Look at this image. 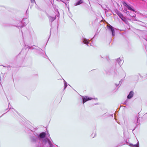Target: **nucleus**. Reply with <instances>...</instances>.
I'll list each match as a JSON object with an SVG mask.
<instances>
[{
    "label": "nucleus",
    "mask_w": 147,
    "mask_h": 147,
    "mask_svg": "<svg viewBox=\"0 0 147 147\" xmlns=\"http://www.w3.org/2000/svg\"><path fill=\"white\" fill-rule=\"evenodd\" d=\"M31 131L35 136H37L41 142V143H39L36 147L39 146L40 147H48V146L49 147H52V144L50 141L51 138L49 133H47V134L45 132H42L38 134L36 132L34 133L32 131Z\"/></svg>",
    "instance_id": "nucleus-1"
},
{
    "label": "nucleus",
    "mask_w": 147,
    "mask_h": 147,
    "mask_svg": "<svg viewBox=\"0 0 147 147\" xmlns=\"http://www.w3.org/2000/svg\"><path fill=\"white\" fill-rule=\"evenodd\" d=\"M27 48H28L29 49H35L36 50L37 52L41 56L45 58L48 57V56L46 55H44V53H45V52H42V51H43L42 50L39 48L37 47V48H35L33 47H30L27 46V47L26 48V49H27Z\"/></svg>",
    "instance_id": "nucleus-2"
},
{
    "label": "nucleus",
    "mask_w": 147,
    "mask_h": 147,
    "mask_svg": "<svg viewBox=\"0 0 147 147\" xmlns=\"http://www.w3.org/2000/svg\"><path fill=\"white\" fill-rule=\"evenodd\" d=\"M31 131V130H30V131L31 132V135L30 136V138L31 142H36L38 139V138H37L36 137L37 136H35Z\"/></svg>",
    "instance_id": "nucleus-3"
},
{
    "label": "nucleus",
    "mask_w": 147,
    "mask_h": 147,
    "mask_svg": "<svg viewBox=\"0 0 147 147\" xmlns=\"http://www.w3.org/2000/svg\"><path fill=\"white\" fill-rule=\"evenodd\" d=\"M92 99H94L86 96H84L82 97V102L84 104L86 102Z\"/></svg>",
    "instance_id": "nucleus-4"
},
{
    "label": "nucleus",
    "mask_w": 147,
    "mask_h": 147,
    "mask_svg": "<svg viewBox=\"0 0 147 147\" xmlns=\"http://www.w3.org/2000/svg\"><path fill=\"white\" fill-rule=\"evenodd\" d=\"M82 42L86 44L87 46H88V44L89 43L90 41L87 39L86 38L83 37L82 39Z\"/></svg>",
    "instance_id": "nucleus-5"
},
{
    "label": "nucleus",
    "mask_w": 147,
    "mask_h": 147,
    "mask_svg": "<svg viewBox=\"0 0 147 147\" xmlns=\"http://www.w3.org/2000/svg\"><path fill=\"white\" fill-rule=\"evenodd\" d=\"M107 30L110 32L112 33L113 36H114L115 35V32L114 30V28H107Z\"/></svg>",
    "instance_id": "nucleus-6"
},
{
    "label": "nucleus",
    "mask_w": 147,
    "mask_h": 147,
    "mask_svg": "<svg viewBox=\"0 0 147 147\" xmlns=\"http://www.w3.org/2000/svg\"><path fill=\"white\" fill-rule=\"evenodd\" d=\"M123 5L125 6L127 8H128L129 9L133 11H135L134 9L132 8L130 6L128 5L125 2H123Z\"/></svg>",
    "instance_id": "nucleus-7"
},
{
    "label": "nucleus",
    "mask_w": 147,
    "mask_h": 147,
    "mask_svg": "<svg viewBox=\"0 0 147 147\" xmlns=\"http://www.w3.org/2000/svg\"><path fill=\"white\" fill-rule=\"evenodd\" d=\"M134 92L133 91H131L130 92L129 94L127 96V98L128 99L131 98L133 96Z\"/></svg>",
    "instance_id": "nucleus-8"
},
{
    "label": "nucleus",
    "mask_w": 147,
    "mask_h": 147,
    "mask_svg": "<svg viewBox=\"0 0 147 147\" xmlns=\"http://www.w3.org/2000/svg\"><path fill=\"white\" fill-rule=\"evenodd\" d=\"M121 19V20L123 21L125 23L127 24L128 25H129V23L128 22V21H127V20L126 19V18L124 17L123 16L122 17Z\"/></svg>",
    "instance_id": "nucleus-9"
},
{
    "label": "nucleus",
    "mask_w": 147,
    "mask_h": 147,
    "mask_svg": "<svg viewBox=\"0 0 147 147\" xmlns=\"http://www.w3.org/2000/svg\"><path fill=\"white\" fill-rule=\"evenodd\" d=\"M49 21L51 22H53L54 20L56 18V16H55L53 17L52 16H49Z\"/></svg>",
    "instance_id": "nucleus-10"
},
{
    "label": "nucleus",
    "mask_w": 147,
    "mask_h": 147,
    "mask_svg": "<svg viewBox=\"0 0 147 147\" xmlns=\"http://www.w3.org/2000/svg\"><path fill=\"white\" fill-rule=\"evenodd\" d=\"M129 146L131 147H139V143L138 142L136 144L134 145L130 144Z\"/></svg>",
    "instance_id": "nucleus-11"
},
{
    "label": "nucleus",
    "mask_w": 147,
    "mask_h": 147,
    "mask_svg": "<svg viewBox=\"0 0 147 147\" xmlns=\"http://www.w3.org/2000/svg\"><path fill=\"white\" fill-rule=\"evenodd\" d=\"M83 2V0H80L78 1L77 2L74 4V5L75 6H77L78 5H79L81 3H82Z\"/></svg>",
    "instance_id": "nucleus-12"
},
{
    "label": "nucleus",
    "mask_w": 147,
    "mask_h": 147,
    "mask_svg": "<svg viewBox=\"0 0 147 147\" xmlns=\"http://www.w3.org/2000/svg\"><path fill=\"white\" fill-rule=\"evenodd\" d=\"M116 13L121 18L123 16V14L120 12L118 11H116Z\"/></svg>",
    "instance_id": "nucleus-13"
},
{
    "label": "nucleus",
    "mask_w": 147,
    "mask_h": 147,
    "mask_svg": "<svg viewBox=\"0 0 147 147\" xmlns=\"http://www.w3.org/2000/svg\"><path fill=\"white\" fill-rule=\"evenodd\" d=\"M117 61L120 66L121 65V64H122V61L119 58H118L117 59Z\"/></svg>",
    "instance_id": "nucleus-14"
},
{
    "label": "nucleus",
    "mask_w": 147,
    "mask_h": 147,
    "mask_svg": "<svg viewBox=\"0 0 147 147\" xmlns=\"http://www.w3.org/2000/svg\"><path fill=\"white\" fill-rule=\"evenodd\" d=\"M139 24L141 25V26L144 27H147V24L144 23L142 22H140Z\"/></svg>",
    "instance_id": "nucleus-15"
},
{
    "label": "nucleus",
    "mask_w": 147,
    "mask_h": 147,
    "mask_svg": "<svg viewBox=\"0 0 147 147\" xmlns=\"http://www.w3.org/2000/svg\"><path fill=\"white\" fill-rule=\"evenodd\" d=\"M63 81H64V90H65L67 87V82L65 81V80L64 79H63Z\"/></svg>",
    "instance_id": "nucleus-16"
},
{
    "label": "nucleus",
    "mask_w": 147,
    "mask_h": 147,
    "mask_svg": "<svg viewBox=\"0 0 147 147\" xmlns=\"http://www.w3.org/2000/svg\"><path fill=\"white\" fill-rule=\"evenodd\" d=\"M136 124V125H140V123L139 122V121H138V119H137V123Z\"/></svg>",
    "instance_id": "nucleus-17"
},
{
    "label": "nucleus",
    "mask_w": 147,
    "mask_h": 147,
    "mask_svg": "<svg viewBox=\"0 0 147 147\" xmlns=\"http://www.w3.org/2000/svg\"><path fill=\"white\" fill-rule=\"evenodd\" d=\"M31 2L32 3H34L35 2V0H30Z\"/></svg>",
    "instance_id": "nucleus-18"
},
{
    "label": "nucleus",
    "mask_w": 147,
    "mask_h": 147,
    "mask_svg": "<svg viewBox=\"0 0 147 147\" xmlns=\"http://www.w3.org/2000/svg\"><path fill=\"white\" fill-rule=\"evenodd\" d=\"M123 80V79H121L120 81H119V84H121V82H122V81Z\"/></svg>",
    "instance_id": "nucleus-19"
},
{
    "label": "nucleus",
    "mask_w": 147,
    "mask_h": 147,
    "mask_svg": "<svg viewBox=\"0 0 147 147\" xmlns=\"http://www.w3.org/2000/svg\"><path fill=\"white\" fill-rule=\"evenodd\" d=\"M11 109H13L14 111H15V110L13 108H11V107L10 108H9V110Z\"/></svg>",
    "instance_id": "nucleus-20"
},
{
    "label": "nucleus",
    "mask_w": 147,
    "mask_h": 147,
    "mask_svg": "<svg viewBox=\"0 0 147 147\" xmlns=\"http://www.w3.org/2000/svg\"><path fill=\"white\" fill-rule=\"evenodd\" d=\"M98 33H97V32H96V34H95V35H94V36H95L96 35H97L98 34Z\"/></svg>",
    "instance_id": "nucleus-21"
},
{
    "label": "nucleus",
    "mask_w": 147,
    "mask_h": 147,
    "mask_svg": "<svg viewBox=\"0 0 147 147\" xmlns=\"http://www.w3.org/2000/svg\"><path fill=\"white\" fill-rule=\"evenodd\" d=\"M125 28H124V29H122V30H121V31L124 30H125Z\"/></svg>",
    "instance_id": "nucleus-22"
},
{
    "label": "nucleus",
    "mask_w": 147,
    "mask_h": 147,
    "mask_svg": "<svg viewBox=\"0 0 147 147\" xmlns=\"http://www.w3.org/2000/svg\"><path fill=\"white\" fill-rule=\"evenodd\" d=\"M108 26L107 28H113V27L111 26Z\"/></svg>",
    "instance_id": "nucleus-23"
},
{
    "label": "nucleus",
    "mask_w": 147,
    "mask_h": 147,
    "mask_svg": "<svg viewBox=\"0 0 147 147\" xmlns=\"http://www.w3.org/2000/svg\"><path fill=\"white\" fill-rule=\"evenodd\" d=\"M3 66L4 67H6V66ZM10 67V66H8L7 67Z\"/></svg>",
    "instance_id": "nucleus-24"
},
{
    "label": "nucleus",
    "mask_w": 147,
    "mask_h": 147,
    "mask_svg": "<svg viewBox=\"0 0 147 147\" xmlns=\"http://www.w3.org/2000/svg\"><path fill=\"white\" fill-rule=\"evenodd\" d=\"M119 84H115V85H116V86L117 87V86H119Z\"/></svg>",
    "instance_id": "nucleus-25"
},
{
    "label": "nucleus",
    "mask_w": 147,
    "mask_h": 147,
    "mask_svg": "<svg viewBox=\"0 0 147 147\" xmlns=\"http://www.w3.org/2000/svg\"><path fill=\"white\" fill-rule=\"evenodd\" d=\"M57 1H62V2H63V0H57Z\"/></svg>",
    "instance_id": "nucleus-26"
},
{
    "label": "nucleus",
    "mask_w": 147,
    "mask_h": 147,
    "mask_svg": "<svg viewBox=\"0 0 147 147\" xmlns=\"http://www.w3.org/2000/svg\"><path fill=\"white\" fill-rule=\"evenodd\" d=\"M126 102H124V104H125V105H126Z\"/></svg>",
    "instance_id": "nucleus-27"
},
{
    "label": "nucleus",
    "mask_w": 147,
    "mask_h": 147,
    "mask_svg": "<svg viewBox=\"0 0 147 147\" xmlns=\"http://www.w3.org/2000/svg\"><path fill=\"white\" fill-rule=\"evenodd\" d=\"M51 28L50 29V33H51Z\"/></svg>",
    "instance_id": "nucleus-28"
},
{
    "label": "nucleus",
    "mask_w": 147,
    "mask_h": 147,
    "mask_svg": "<svg viewBox=\"0 0 147 147\" xmlns=\"http://www.w3.org/2000/svg\"><path fill=\"white\" fill-rule=\"evenodd\" d=\"M4 114H5V113H4V114H3L2 115V116L1 117V116H3V115H4Z\"/></svg>",
    "instance_id": "nucleus-29"
},
{
    "label": "nucleus",
    "mask_w": 147,
    "mask_h": 147,
    "mask_svg": "<svg viewBox=\"0 0 147 147\" xmlns=\"http://www.w3.org/2000/svg\"><path fill=\"white\" fill-rule=\"evenodd\" d=\"M90 45H91V46H92V43H90Z\"/></svg>",
    "instance_id": "nucleus-30"
},
{
    "label": "nucleus",
    "mask_w": 147,
    "mask_h": 147,
    "mask_svg": "<svg viewBox=\"0 0 147 147\" xmlns=\"http://www.w3.org/2000/svg\"><path fill=\"white\" fill-rule=\"evenodd\" d=\"M50 35H51V34ZM50 36H49L48 39H49V37H50Z\"/></svg>",
    "instance_id": "nucleus-31"
},
{
    "label": "nucleus",
    "mask_w": 147,
    "mask_h": 147,
    "mask_svg": "<svg viewBox=\"0 0 147 147\" xmlns=\"http://www.w3.org/2000/svg\"><path fill=\"white\" fill-rule=\"evenodd\" d=\"M21 32H22V35H23V32H22V31H21Z\"/></svg>",
    "instance_id": "nucleus-32"
},
{
    "label": "nucleus",
    "mask_w": 147,
    "mask_h": 147,
    "mask_svg": "<svg viewBox=\"0 0 147 147\" xmlns=\"http://www.w3.org/2000/svg\"><path fill=\"white\" fill-rule=\"evenodd\" d=\"M18 26V27H20V26Z\"/></svg>",
    "instance_id": "nucleus-33"
},
{
    "label": "nucleus",
    "mask_w": 147,
    "mask_h": 147,
    "mask_svg": "<svg viewBox=\"0 0 147 147\" xmlns=\"http://www.w3.org/2000/svg\"><path fill=\"white\" fill-rule=\"evenodd\" d=\"M20 22V23H21V22Z\"/></svg>",
    "instance_id": "nucleus-34"
},
{
    "label": "nucleus",
    "mask_w": 147,
    "mask_h": 147,
    "mask_svg": "<svg viewBox=\"0 0 147 147\" xmlns=\"http://www.w3.org/2000/svg\"><path fill=\"white\" fill-rule=\"evenodd\" d=\"M68 85H69V86H70V85H69V84H68Z\"/></svg>",
    "instance_id": "nucleus-35"
},
{
    "label": "nucleus",
    "mask_w": 147,
    "mask_h": 147,
    "mask_svg": "<svg viewBox=\"0 0 147 147\" xmlns=\"http://www.w3.org/2000/svg\"><path fill=\"white\" fill-rule=\"evenodd\" d=\"M10 104V103H9V105Z\"/></svg>",
    "instance_id": "nucleus-36"
}]
</instances>
